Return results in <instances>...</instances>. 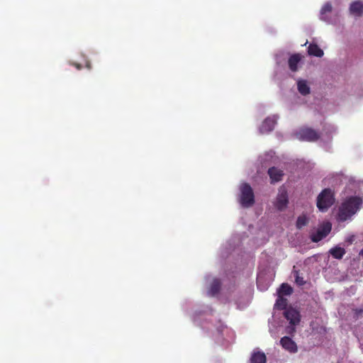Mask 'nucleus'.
Instances as JSON below:
<instances>
[{"label":"nucleus","mask_w":363,"mask_h":363,"mask_svg":"<svg viewBox=\"0 0 363 363\" xmlns=\"http://www.w3.org/2000/svg\"><path fill=\"white\" fill-rule=\"evenodd\" d=\"M72 65L74 66L77 69H81L82 67V66L80 64L76 62H72Z\"/></svg>","instance_id":"23"},{"label":"nucleus","mask_w":363,"mask_h":363,"mask_svg":"<svg viewBox=\"0 0 363 363\" xmlns=\"http://www.w3.org/2000/svg\"><path fill=\"white\" fill-rule=\"evenodd\" d=\"M85 66H86V67L87 69H90L91 68V63H90V62H89V61H86V65H85Z\"/></svg>","instance_id":"25"},{"label":"nucleus","mask_w":363,"mask_h":363,"mask_svg":"<svg viewBox=\"0 0 363 363\" xmlns=\"http://www.w3.org/2000/svg\"><path fill=\"white\" fill-rule=\"evenodd\" d=\"M221 286L220 281L218 279H214L211 284L208 294L211 296H215L218 294Z\"/></svg>","instance_id":"14"},{"label":"nucleus","mask_w":363,"mask_h":363,"mask_svg":"<svg viewBox=\"0 0 363 363\" xmlns=\"http://www.w3.org/2000/svg\"><path fill=\"white\" fill-rule=\"evenodd\" d=\"M240 203L242 206L248 208L255 203V195L250 185L247 183H242L240 186Z\"/></svg>","instance_id":"3"},{"label":"nucleus","mask_w":363,"mask_h":363,"mask_svg":"<svg viewBox=\"0 0 363 363\" xmlns=\"http://www.w3.org/2000/svg\"><path fill=\"white\" fill-rule=\"evenodd\" d=\"M331 230V224L327 223L319 228L317 232L311 236V239L314 242H318L325 238Z\"/></svg>","instance_id":"6"},{"label":"nucleus","mask_w":363,"mask_h":363,"mask_svg":"<svg viewBox=\"0 0 363 363\" xmlns=\"http://www.w3.org/2000/svg\"><path fill=\"white\" fill-rule=\"evenodd\" d=\"M333 6L330 3H326L323 5L320 10V18L327 21L325 14L332 11Z\"/></svg>","instance_id":"20"},{"label":"nucleus","mask_w":363,"mask_h":363,"mask_svg":"<svg viewBox=\"0 0 363 363\" xmlns=\"http://www.w3.org/2000/svg\"><path fill=\"white\" fill-rule=\"evenodd\" d=\"M308 53L309 55L321 57L324 52L316 44H310L308 47Z\"/></svg>","instance_id":"13"},{"label":"nucleus","mask_w":363,"mask_h":363,"mask_svg":"<svg viewBox=\"0 0 363 363\" xmlns=\"http://www.w3.org/2000/svg\"><path fill=\"white\" fill-rule=\"evenodd\" d=\"M294 275L295 277L296 283L299 286H303L305 284L306 281L303 280V278L300 276L299 271L294 270Z\"/></svg>","instance_id":"22"},{"label":"nucleus","mask_w":363,"mask_h":363,"mask_svg":"<svg viewBox=\"0 0 363 363\" xmlns=\"http://www.w3.org/2000/svg\"><path fill=\"white\" fill-rule=\"evenodd\" d=\"M267 172L271 179L272 184L279 182L282 180L284 172L281 169H279L275 167H272L268 169Z\"/></svg>","instance_id":"9"},{"label":"nucleus","mask_w":363,"mask_h":363,"mask_svg":"<svg viewBox=\"0 0 363 363\" xmlns=\"http://www.w3.org/2000/svg\"><path fill=\"white\" fill-rule=\"evenodd\" d=\"M360 255H362L363 256V247H362V250L360 252Z\"/></svg>","instance_id":"26"},{"label":"nucleus","mask_w":363,"mask_h":363,"mask_svg":"<svg viewBox=\"0 0 363 363\" xmlns=\"http://www.w3.org/2000/svg\"><path fill=\"white\" fill-rule=\"evenodd\" d=\"M287 306V300L281 296L278 295V298L275 303V307L278 309H285Z\"/></svg>","instance_id":"21"},{"label":"nucleus","mask_w":363,"mask_h":363,"mask_svg":"<svg viewBox=\"0 0 363 363\" xmlns=\"http://www.w3.org/2000/svg\"><path fill=\"white\" fill-rule=\"evenodd\" d=\"M335 203L334 193L330 189H323L317 197V207L321 212H325Z\"/></svg>","instance_id":"2"},{"label":"nucleus","mask_w":363,"mask_h":363,"mask_svg":"<svg viewBox=\"0 0 363 363\" xmlns=\"http://www.w3.org/2000/svg\"><path fill=\"white\" fill-rule=\"evenodd\" d=\"M301 57L300 54H294L289 59V67L292 72H296L298 64L300 62Z\"/></svg>","instance_id":"12"},{"label":"nucleus","mask_w":363,"mask_h":363,"mask_svg":"<svg viewBox=\"0 0 363 363\" xmlns=\"http://www.w3.org/2000/svg\"><path fill=\"white\" fill-rule=\"evenodd\" d=\"M266 356L261 352H254L250 358V363H266Z\"/></svg>","instance_id":"15"},{"label":"nucleus","mask_w":363,"mask_h":363,"mask_svg":"<svg viewBox=\"0 0 363 363\" xmlns=\"http://www.w3.org/2000/svg\"><path fill=\"white\" fill-rule=\"evenodd\" d=\"M292 287L286 283H283L278 290V295L281 296L284 295L289 296L292 294Z\"/></svg>","instance_id":"18"},{"label":"nucleus","mask_w":363,"mask_h":363,"mask_svg":"<svg viewBox=\"0 0 363 363\" xmlns=\"http://www.w3.org/2000/svg\"><path fill=\"white\" fill-rule=\"evenodd\" d=\"M280 344L285 350L290 353H296L298 351L296 343L288 336L281 337L280 340Z\"/></svg>","instance_id":"7"},{"label":"nucleus","mask_w":363,"mask_h":363,"mask_svg":"<svg viewBox=\"0 0 363 363\" xmlns=\"http://www.w3.org/2000/svg\"><path fill=\"white\" fill-rule=\"evenodd\" d=\"M277 123L274 117H268L262 123L260 126V132L262 133H269L274 130L275 124Z\"/></svg>","instance_id":"10"},{"label":"nucleus","mask_w":363,"mask_h":363,"mask_svg":"<svg viewBox=\"0 0 363 363\" xmlns=\"http://www.w3.org/2000/svg\"><path fill=\"white\" fill-rule=\"evenodd\" d=\"M285 318L289 321L290 324L296 325L300 322V314L296 310L290 308L284 312Z\"/></svg>","instance_id":"8"},{"label":"nucleus","mask_w":363,"mask_h":363,"mask_svg":"<svg viewBox=\"0 0 363 363\" xmlns=\"http://www.w3.org/2000/svg\"><path fill=\"white\" fill-rule=\"evenodd\" d=\"M345 250L340 247H335L330 250V255L335 259H340L345 254Z\"/></svg>","instance_id":"17"},{"label":"nucleus","mask_w":363,"mask_h":363,"mask_svg":"<svg viewBox=\"0 0 363 363\" xmlns=\"http://www.w3.org/2000/svg\"><path fill=\"white\" fill-rule=\"evenodd\" d=\"M288 203L289 198L287 191L284 186H281L279 189L274 206L279 211H283L286 208Z\"/></svg>","instance_id":"5"},{"label":"nucleus","mask_w":363,"mask_h":363,"mask_svg":"<svg viewBox=\"0 0 363 363\" xmlns=\"http://www.w3.org/2000/svg\"><path fill=\"white\" fill-rule=\"evenodd\" d=\"M354 311H355V314L357 316H359V315H361L363 313V309H356Z\"/></svg>","instance_id":"24"},{"label":"nucleus","mask_w":363,"mask_h":363,"mask_svg":"<svg viewBox=\"0 0 363 363\" xmlns=\"http://www.w3.org/2000/svg\"><path fill=\"white\" fill-rule=\"evenodd\" d=\"M308 218L306 214H301L297 218L296 226L298 229H301L308 223Z\"/></svg>","instance_id":"19"},{"label":"nucleus","mask_w":363,"mask_h":363,"mask_svg":"<svg viewBox=\"0 0 363 363\" xmlns=\"http://www.w3.org/2000/svg\"><path fill=\"white\" fill-rule=\"evenodd\" d=\"M298 138L301 140H305L308 142H315L320 138V133L317 130L308 128L304 127L299 130Z\"/></svg>","instance_id":"4"},{"label":"nucleus","mask_w":363,"mask_h":363,"mask_svg":"<svg viewBox=\"0 0 363 363\" xmlns=\"http://www.w3.org/2000/svg\"><path fill=\"white\" fill-rule=\"evenodd\" d=\"M298 90L303 96H306L310 94V87L307 84L306 81L299 80L297 83Z\"/></svg>","instance_id":"16"},{"label":"nucleus","mask_w":363,"mask_h":363,"mask_svg":"<svg viewBox=\"0 0 363 363\" xmlns=\"http://www.w3.org/2000/svg\"><path fill=\"white\" fill-rule=\"evenodd\" d=\"M362 203V199L357 196H352L342 203L340 207L338 218L340 220L345 221L356 213Z\"/></svg>","instance_id":"1"},{"label":"nucleus","mask_w":363,"mask_h":363,"mask_svg":"<svg viewBox=\"0 0 363 363\" xmlns=\"http://www.w3.org/2000/svg\"><path fill=\"white\" fill-rule=\"evenodd\" d=\"M350 12L354 16L361 17L363 16V2L356 1L352 2L350 6Z\"/></svg>","instance_id":"11"}]
</instances>
